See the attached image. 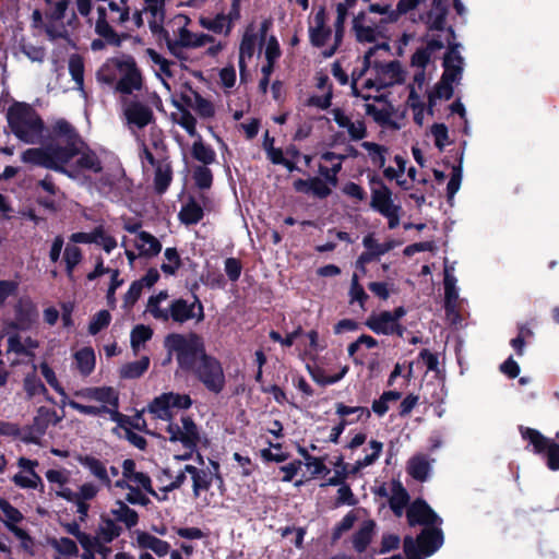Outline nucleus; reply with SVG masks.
Instances as JSON below:
<instances>
[{
	"mask_svg": "<svg viewBox=\"0 0 559 559\" xmlns=\"http://www.w3.org/2000/svg\"><path fill=\"white\" fill-rule=\"evenodd\" d=\"M142 85V74L134 59L131 56L123 55L116 90L122 94H132L135 91H140Z\"/></svg>",
	"mask_w": 559,
	"mask_h": 559,
	"instance_id": "a211bd4d",
	"label": "nucleus"
},
{
	"mask_svg": "<svg viewBox=\"0 0 559 559\" xmlns=\"http://www.w3.org/2000/svg\"><path fill=\"white\" fill-rule=\"evenodd\" d=\"M121 533V528L116 522L109 518H102V523L98 527V537L105 543H110Z\"/></svg>",
	"mask_w": 559,
	"mask_h": 559,
	"instance_id": "052dcab7",
	"label": "nucleus"
},
{
	"mask_svg": "<svg viewBox=\"0 0 559 559\" xmlns=\"http://www.w3.org/2000/svg\"><path fill=\"white\" fill-rule=\"evenodd\" d=\"M191 405L188 394L168 392L155 397L147 406V414L157 423L159 432L165 431L170 442L181 443L183 453L175 455L180 460L190 457L201 439L198 426L189 416H182L179 423L173 421L177 411L188 409Z\"/></svg>",
	"mask_w": 559,
	"mask_h": 559,
	"instance_id": "f257e3e1",
	"label": "nucleus"
},
{
	"mask_svg": "<svg viewBox=\"0 0 559 559\" xmlns=\"http://www.w3.org/2000/svg\"><path fill=\"white\" fill-rule=\"evenodd\" d=\"M362 243L367 250H371V253H376L377 257L383 255L401 245L400 241H396L394 239H390L380 243L373 237V235L366 236L362 240Z\"/></svg>",
	"mask_w": 559,
	"mask_h": 559,
	"instance_id": "09e8293b",
	"label": "nucleus"
},
{
	"mask_svg": "<svg viewBox=\"0 0 559 559\" xmlns=\"http://www.w3.org/2000/svg\"><path fill=\"white\" fill-rule=\"evenodd\" d=\"M71 151H58L53 145L46 147L28 148L23 152L21 159L24 163L43 166L66 174L70 178H75L76 174L66 169V165L71 160Z\"/></svg>",
	"mask_w": 559,
	"mask_h": 559,
	"instance_id": "9b49d317",
	"label": "nucleus"
},
{
	"mask_svg": "<svg viewBox=\"0 0 559 559\" xmlns=\"http://www.w3.org/2000/svg\"><path fill=\"white\" fill-rule=\"evenodd\" d=\"M361 147L367 152L368 159L377 167L384 168L388 148L374 142L365 141Z\"/></svg>",
	"mask_w": 559,
	"mask_h": 559,
	"instance_id": "49530a36",
	"label": "nucleus"
},
{
	"mask_svg": "<svg viewBox=\"0 0 559 559\" xmlns=\"http://www.w3.org/2000/svg\"><path fill=\"white\" fill-rule=\"evenodd\" d=\"M99 492V487L93 483H84L82 484L78 491H74L73 499H70V502H73L76 507V513L81 521H84L87 516L90 504L88 501L93 500Z\"/></svg>",
	"mask_w": 559,
	"mask_h": 559,
	"instance_id": "c85d7f7f",
	"label": "nucleus"
},
{
	"mask_svg": "<svg viewBox=\"0 0 559 559\" xmlns=\"http://www.w3.org/2000/svg\"><path fill=\"white\" fill-rule=\"evenodd\" d=\"M110 514L116 521L123 523L128 528L135 526L139 521L138 513L121 500H117L114 503Z\"/></svg>",
	"mask_w": 559,
	"mask_h": 559,
	"instance_id": "ea45409f",
	"label": "nucleus"
},
{
	"mask_svg": "<svg viewBox=\"0 0 559 559\" xmlns=\"http://www.w3.org/2000/svg\"><path fill=\"white\" fill-rule=\"evenodd\" d=\"M165 262L160 269L164 273L174 275L181 264L180 257L175 248H166L164 252Z\"/></svg>",
	"mask_w": 559,
	"mask_h": 559,
	"instance_id": "774afa93",
	"label": "nucleus"
},
{
	"mask_svg": "<svg viewBox=\"0 0 559 559\" xmlns=\"http://www.w3.org/2000/svg\"><path fill=\"white\" fill-rule=\"evenodd\" d=\"M75 367L84 377L92 373L95 368V354L91 347H84L74 354Z\"/></svg>",
	"mask_w": 559,
	"mask_h": 559,
	"instance_id": "79ce46f5",
	"label": "nucleus"
},
{
	"mask_svg": "<svg viewBox=\"0 0 559 559\" xmlns=\"http://www.w3.org/2000/svg\"><path fill=\"white\" fill-rule=\"evenodd\" d=\"M401 399L397 391H386L378 400L372 403V411L378 416H383L389 411L390 403H394Z\"/></svg>",
	"mask_w": 559,
	"mask_h": 559,
	"instance_id": "0e129e2a",
	"label": "nucleus"
},
{
	"mask_svg": "<svg viewBox=\"0 0 559 559\" xmlns=\"http://www.w3.org/2000/svg\"><path fill=\"white\" fill-rule=\"evenodd\" d=\"M425 83L426 73L423 70H417L412 82L405 87V104L409 109H412L414 121L419 126L424 124L426 115H428V106H426L424 100L425 95L427 94Z\"/></svg>",
	"mask_w": 559,
	"mask_h": 559,
	"instance_id": "4468645a",
	"label": "nucleus"
},
{
	"mask_svg": "<svg viewBox=\"0 0 559 559\" xmlns=\"http://www.w3.org/2000/svg\"><path fill=\"white\" fill-rule=\"evenodd\" d=\"M34 371L26 374L23 381V388L28 399L47 394V389L41 380L36 376V365H33Z\"/></svg>",
	"mask_w": 559,
	"mask_h": 559,
	"instance_id": "de8ad7c7",
	"label": "nucleus"
},
{
	"mask_svg": "<svg viewBox=\"0 0 559 559\" xmlns=\"http://www.w3.org/2000/svg\"><path fill=\"white\" fill-rule=\"evenodd\" d=\"M344 22L345 20L341 21L337 13L332 27L323 8H320L309 20L310 43L320 50L323 57H332L338 49L343 39Z\"/></svg>",
	"mask_w": 559,
	"mask_h": 559,
	"instance_id": "20e7f679",
	"label": "nucleus"
},
{
	"mask_svg": "<svg viewBox=\"0 0 559 559\" xmlns=\"http://www.w3.org/2000/svg\"><path fill=\"white\" fill-rule=\"evenodd\" d=\"M37 317L36 306L28 298H21L15 305V328L26 330L35 322Z\"/></svg>",
	"mask_w": 559,
	"mask_h": 559,
	"instance_id": "c756f323",
	"label": "nucleus"
},
{
	"mask_svg": "<svg viewBox=\"0 0 559 559\" xmlns=\"http://www.w3.org/2000/svg\"><path fill=\"white\" fill-rule=\"evenodd\" d=\"M386 24L381 23L376 16H370V12H360L354 19V31L359 41L372 43L383 35Z\"/></svg>",
	"mask_w": 559,
	"mask_h": 559,
	"instance_id": "6ab92c4d",
	"label": "nucleus"
},
{
	"mask_svg": "<svg viewBox=\"0 0 559 559\" xmlns=\"http://www.w3.org/2000/svg\"><path fill=\"white\" fill-rule=\"evenodd\" d=\"M0 520L11 527V525L19 523L22 520V514L7 500L0 499Z\"/></svg>",
	"mask_w": 559,
	"mask_h": 559,
	"instance_id": "338daca9",
	"label": "nucleus"
},
{
	"mask_svg": "<svg viewBox=\"0 0 559 559\" xmlns=\"http://www.w3.org/2000/svg\"><path fill=\"white\" fill-rule=\"evenodd\" d=\"M522 436L534 447L535 453L546 452L547 465L550 469H559V444L531 428L522 429Z\"/></svg>",
	"mask_w": 559,
	"mask_h": 559,
	"instance_id": "f3484780",
	"label": "nucleus"
},
{
	"mask_svg": "<svg viewBox=\"0 0 559 559\" xmlns=\"http://www.w3.org/2000/svg\"><path fill=\"white\" fill-rule=\"evenodd\" d=\"M52 133L55 138L62 140L66 143L64 147L55 146L58 151H71V160L74 158V154L78 153V144L81 143L76 132L72 126L63 120H57L52 126Z\"/></svg>",
	"mask_w": 559,
	"mask_h": 559,
	"instance_id": "393cba45",
	"label": "nucleus"
},
{
	"mask_svg": "<svg viewBox=\"0 0 559 559\" xmlns=\"http://www.w3.org/2000/svg\"><path fill=\"white\" fill-rule=\"evenodd\" d=\"M380 48L388 49L389 46L382 44L369 48L364 57V69L359 73L353 72L352 91L356 97L365 100L379 99L381 88L399 84L405 79V72L400 62L372 61L374 52Z\"/></svg>",
	"mask_w": 559,
	"mask_h": 559,
	"instance_id": "f03ea898",
	"label": "nucleus"
},
{
	"mask_svg": "<svg viewBox=\"0 0 559 559\" xmlns=\"http://www.w3.org/2000/svg\"><path fill=\"white\" fill-rule=\"evenodd\" d=\"M408 500L409 496L402 484L399 481L392 483L389 503L396 516H402Z\"/></svg>",
	"mask_w": 559,
	"mask_h": 559,
	"instance_id": "a19ab883",
	"label": "nucleus"
},
{
	"mask_svg": "<svg viewBox=\"0 0 559 559\" xmlns=\"http://www.w3.org/2000/svg\"><path fill=\"white\" fill-rule=\"evenodd\" d=\"M150 366V358L142 357L138 361H132L123 365L120 369V376L124 379H135L141 377Z\"/></svg>",
	"mask_w": 559,
	"mask_h": 559,
	"instance_id": "5fc2aeb1",
	"label": "nucleus"
},
{
	"mask_svg": "<svg viewBox=\"0 0 559 559\" xmlns=\"http://www.w3.org/2000/svg\"><path fill=\"white\" fill-rule=\"evenodd\" d=\"M133 245L139 251V257L153 258L162 250L160 241L147 231H139L133 239Z\"/></svg>",
	"mask_w": 559,
	"mask_h": 559,
	"instance_id": "7c9ffc66",
	"label": "nucleus"
},
{
	"mask_svg": "<svg viewBox=\"0 0 559 559\" xmlns=\"http://www.w3.org/2000/svg\"><path fill=\"white\" fill-rule=\"evenodd\" d=\"M71 473L68 469H48L46 472V478L48 483L51 485V489L55 493L69 501L73 499L74 491L68 487V483L70 480Z\"/></svg>",
	"mask_w": 559,
	"mask_h": 559,
	"instance_id": "cd10ccee",
	"label": "nucleus"
},
{
	"mask_svg": "<svg viewBox=\"0 0 559 559\" xmlns=\"http://www.w3.org/2000/svg\"><path fill=\"white\" fill-rule=\"evenodd\" d=\"M73 396L82 401L84 407L93 409V413H84V415L93 417L108 415L112 421L119 420V393L112 386H85L74 391Z\"/></svg>",
	"mask_w": 559,
	"mask_h": 559,
	"instance_id": "39448f33",
	"label": "nucleus"
},
{
	"mask_svg": "<svg viewBox=\"0 0 559 559\" xmlns=\"http://www.w3.org/2000/svg\"><path fill=\"white\" fill-rule=\"evenodd\" d=\"M186 472L193 480V492L195 497L201 495L202 490H207L212 483V475L205 471L199 469L192 465H186Z\"/></svg>",
	"mask_w": 559,
	"mask_h": 559,
	"instance_id": "c03bdc74",
	"label": "nucleus"
},
{
	"mask_svg": "<svg viewBox=\"0 0 559 559\" xmlns=\"http://www.w3.org/2000/svg\"><path fill=\"white\" fill-rule=\"evenodd\" d=\"M407 520L409 525H424L417 543L413 537L407 536L404 539V552L407 559H424L436 552L443 544L441 530L436 525L441 524V519L423 500L414 501L407 510Z\"/></svg>",
	"mask_w": 559,
	"mask_h": 559,
	"instance_id": "7ed1b4c3",
	"label": "nucleus"
},
{
	"mask_svg": "<svg viewBox=\"0 0 559 559\" xmlns=\"http://www.w3.org/2000/svg\"><path fill=\"white\" fill-rule=\"evenodd\" d=\"M294 188L298 192L312 194L318 198H325L331 192L326 182L320 178L298 179L294 182Z\"/></svg>",
	"mask_w": 559,
	"mask_h": 559,
	"instance_id": "c9c22d12",
	"label": "nucleus"
},
{
	"mask_svg": "<svg viewBox=\"0 0 559 559\" xmlns=\"http://www.w3.org/2000/svg\"><path fill=\"white\" fill-rule=\"evenodd\" d=\"M49 544L58 554L55 559H70L79 554L75 542L68 537L53 538Z\"/></svg>",
	"mask_w": 559,
	"mask_h": 559,
	"instance_id": "a18cd8bd",
	"label": "nucleus"
},
{
	"mask_svg": "<svg viewBox=\"0 0 559 559\" xmlns=\"http://www.w3.org/2000/svg\"><path fill=\"white\" fill-rule=\"evenodd\" d=\"M191 153L192 156L203 163L204 166L214 163L216 159L215 151L210 145H206L200 136H198V140L192 144Z\"/></svg>",
	"mask_w": 559,
	"mask_h": 559,
	"instance_id": "8fccbe9b",
	"label": "nucleus"
},
{
	"mask_svg": "<svg viewBox=\"0 0 559 559\" xmlns=\"http://www.w3.org/2000/svg\"><path fill=\"white\" fill-rule=\"evenodd\" d=\"M444 72L441 80L427 93L428 115H432V108L439 100L450 99L453 95V83L459 82L463 71V58L451 48L443 60Z\"/></svg>",
	"mask_w": 559,
	"mask_h": 559,
	"instance_id": "1a4fd4ad",
	"label": "nucleus"
},
{
	"mask_svg": "<svg viewBox=\"0 0 559 559\" xmlns=\"http://www.w3.org/2000/svg\"><path fill=\"white\" fill-rule=\"evenodd\" d=\"M370 207L388 219L390 229L400 225L402 206L394 202L393 193L385 185L371 189Z\"/></svg>",
	"mask_w": 559,
	"mask_h": 559,
	"instance_id": "ddd939ff",
	"label": "nucleus"
},
{
	"mask_svg": "<svg viewBox=\"0 0 559 559\" xmlns=\"http://www.w3.org/2000/svg\"><path fill=\"white\" fill-rule=\"evenodd\" d=\"M136 543L139 547L151 549L158 557L166 556L170 549V546L167 542L145 532H136Z\"/></svg>",
	"mask_w": 559,
	"mask_h": 559,
	"instance_id": "4c0bfd02",
	"label": "nucleus"
},
{
	"mask_svg": "<svg viewBox=\"0 0 559 559\" xmlns=\"http://www.w3.org/2000/svg\"><path fill=\"white\" fill-rule=\"evenodd\" d=\"M370 453L366 454L362 459L356 461L353 472H359L360 469L372 465L380 456L383 443L377 440H371L369 443Z\"/></svg>",
	"mask_w": 559,
	"mask_h": 559,
	"instance_id": "4d7b16f0",
	"label": "nucleus"
},
{
	"mask_svg": "<svg viewBox=\"0 0 559 559\" xmlns=\"http://www.w3.org/2000/svg\"><path fill=\"white\" fill-rule=\"evenodd\" d=\"M366 325L377 334L391 335L394 333L402 334L400 323H395L391 317V311H382L380 313H372L366 320Z\"/></svg>",
	"mask_w": 559,
	"mask_h": 559,
	"instance_id": "bb28decb",
	"label": "nucleus"
},
{
	"mask_svg": "<svg viewBox=\"0 0 559 559\" xmlns=\"http://www.w3.org/2000/svg\"><path fill=\"white\" fill-rule=\"evenodd\" d=\"M146 8L145 10L150 12L154 19V22L151 23V28L154 33L160 29L159 22L164 19V2L165 0H144Z\"/></svg>",
	"mask_w": 559,
	"mask_h": 559,
	"instance_id": "69168bd1",
	"label": "nucleus"
},
{
	"mask_svg": "<svg viewBox=\"0 0 559 559\" xmlns=\"http://www.w3.org/2000/svg\"><path fill=\"white\" fill-rule=\"evenodd\" d=\"M394 163L396 167H386L383 169V175L389 180H396L399 186L404 187L405 181L401 178L403 177L406 169V159L401 155L394 156Z\"/></svg>",
	"mask_w": 559,
	"mask_h": 559,
	"instance_id": "680f3d73",
	"label": "nucleus"
},
{
	"mask_svg": "<svg viewBox=\"0 0 559 559\" xmlns=\"http://www.w3.org/2000/svg\"><path fill=\"white\" fill-rule=\"evenodd\" d=\"M330 114L342 133L347 134L352 141L362 140L367 135V128L362 119L348 115L338 107L333 108Z\"/></svg>",
	"mask_w": 559,
	"mask_h": 559,
	"instance_id": "aec40b11",
	"label": "nucleus"
},
{
	"mask_svg": "<svg viewBox=\"0 0 559 559\" xmlns=\"http://www.w3.org/2000/svg\"><path fill=\"white\" fill-rule=\"evenodd\" d=\"M429 135L439 151H443L451 144L448 127L443 123H435L430 127Z\"/></svg>",
	"mask_w": 559,
	"mask_h": 559,
	"instance_id": "bf43d9fd",
	"label": "nucleus"
},
{
	"mask_svg": "<svg viewBox=\"0 0 559 559\" xmlns=\"http://www.w3.org/2000/svg\"><path fill=\"white\" fill-rule=\"evenodd\" d=\"M153 331L151 328L139 324L131 331V347L136 354L140 348L152 337Z\"/></svg>",
	"mask_w": 559,
	"mask_h": 559,
	"instance_id": "e2e57ef3",
	"label": "nucleus"
},
{
	"mask_svg": "<svg viewBox=\"0 0 559 559\" xmlns=\"http://www.w3.org/2000/svg\"><path fill=\"white\" fill-rule=\"evenodd\" d=\"M97 15L95 32L107 41L118 45L119 39L111 24L124 25L130 20L127 0H109L108 8L103 5L97 8Z\"/></svg>",
	"mask_w": 559,
	"mask_h": 559,
	"instance_id": "9d476101",
	"label": "nucleus"
},
{
	"mask_svg": "<svg viewBox=\"0 0 559 559\" xmlns=\"http://www.w3.org/2000/svg\"><path fill=\"white\" fill-rule=\"evenodd\" d=\"M169 319L177 323H185L189 320L201 322L204 319L203 306L198 298L189 302L182 298L170 302Z\"/></svg>",
	"mask_w": 559,
	"mask_h": 559,
	"instance_id": "412c9836",
	"label": "nucleus"
},
{
	"mask_svg": "<svg viewBox=\"0 0 559 559\" xmlns=\"http://www.w3.org/2000/svg\"><path fill=\"white\" fill-rule=\"evenodd\" d=\"M49 7L48 15L50 21L46 25V32L50 39L63 38L67 36V28L61 23L69 0H45Z\"/></svg>",
	"mask_w": 559,
	"mask_h": 559,
	"instance_id": "4be33fe9",
	"label": "nucleus"
},
{
	"mask_svg": "<svg viewBox=\"0 0 559 559\" xmlns=\"http://www.w3.org/2000/svg\"><path fill=\"white\" fill-rule=\"evenodd\" d=\"M82 464L90 471V473L94 477L102 481L106 487H108L109 489L114 488V485L110 481L108 469L100 461L91 456H86L82 460Z\"/></svg>",
	"mask_w": 559,
	"mask_h": 559,
	"instance_id": "37998d69",
	"label": "nucleus"
},
{
	"mask_svg": "<svg viewBox=\"0 0 559 559\" xmlns=\"http://www.w3.org/2000/svg\"><path fill=\"white\" fill-rule=\"evenodd\" d=\"M123 114L131 128L135 127L142 129L153 120L152 109L140 102H130L127 104Z\"/></svg>",
	"mask_w": 559,
	"mask_h": 559,
	"instance_id": "a878e982",
	"label": "nucleus"
},
{
	"mask_svg": "<svg viewBox=\"0 0 559 559\" xmlns=\"http://www.w3.org/2000/svg\"><path fill=\"white\" fill-rule=\"evenodd\" d=\"M168 299L166 292H159L155 296H151L147 300L146 312L150 313L154 319L166 322L170 316V302L166 306L164 304Z\"/></svg>",
	"mask_w": 559,
	"mask_h": 559,
	"instance_id": "473e14b6",
	"label": "nucleus"
},
{
	"mask_svg": "<svg viewBox=\"0 0 559 559\" xmlns=\"http://www.w3.org/2000/svg\"><path fill=\"white\" fill-rule=\"evenodd\" d=\"M171 181V167L166 160L158 162L155 169V188L159 193H163L168 188Z\"/></svg>",
	"mask_w": 559,
	"mask_h": 559,
	"instance_id": "864d4df0",
	"label": "nucleus"
},
{
	"mask_svg": "<svg viewBox=\"0 0 559 559\" xmlns=\"http://www.w3.org/2000/svg\"><path fill=\"white\" fill-rule=\"evenodd\" d=\"M165 346L176 356L179 367L192 371L207 354L203 340L197 334H171L165 340Z\"/></svg>",
	"mask_w": 559,
	"mask_h": 559,
	"instance_id": "6e6552de",
	"label": "nucleus"
},
{
	"mask_svg": "<svg viewBox=\"0 0 559 559\" xmlns=\"http://www.w3.org/2000/svg\"><path fill=\"white\" fill-rule=\"evenodd\" d=\"M431 462L424 454H416L407 463L408 474L419 481H425L429 477Z\"/></svg>",
	"mask_w": 559,
	"mask_h": 559,
	"instance_id": "e433bc0d",
	"label": "nucleus"
},
{
	"mask_svg": "<svg viewBox=\"0 0 559 559\" xmlns=\"http://www.w3.org/2000/svg\"><path fill=\"white\" fill-rule=\"evenodd\" d=\"M8 122L13 134L24 143L35 144L43 138L44 122L26 104L11 106L8 111Z\"/></svg>",
	"mask_w": 559,
	"mask_h": 559,
	"instance_id": "423d86ee",
	"label": "nucleus"
},
{
	"mask_svg": "<svg viewBox=\"0 0 559 559\" xmlns=\"http://www.w3.org/2000/svg\"><path fill=\"white\" fill-rule=\"evenodd\" d=\"M38 346V342L29 336L12 334L8 337V353H13L19 356L33 357Z\"/></svg>",
	"mask_w": 559,
	"mask_h": 559,
	"instance_id": "2f4dec72",
	"label": "nucleus"
},
{
	"mask_svg": "<svg viewBox=\"0 0 559 559\" xmlns=\"http://www.w3.org/2000/svg\"><path fill=\"white\" fill-rule=\"evenodd\" d=\"M191 372L213 393H221L225 388L222 364L213 356L206 355Z\"/></svg>",
	"mask_w": 559,
	"mask_h": 559,
	"instance_id": "2eb2a0df",
	"label": "nucleus"
},
{
	"mask_svg": "<svg viewBox=\"0 0 559 559\" xmlns=\"http://www.w3.org/2000/svg\"><path fill=\"white\" fill-rule=\"evenodd\" d=\"M316 87L322 93L321 95L312 96L310 104L321 109H325L331 105L332 99V85L329 76L323 72L316 74Z\"/></svg>",
	"mask_w": 559,
	"mask_h": 559,
	"instance_id": "72a5a7b5",
	"label": "nucleus"
},
{
	"mask_svg": "<svg viewBox=\"0 0 559 559\" xmlns=\"http://www.w3.org/2000/svg\"><path fill=\"white\" fill-rule=\"evenodd\" d=\"M202 27L225 36L229 35L231 28L228 24V20L225 19V14H217L215 17H203L200 20Z\"/></svg>",
	"mask_w": 559,
	"mask_h": 559,
	"instance_id": "3c124183",
	"label": "nucleus"
},
{
	"mask_svg": "<svg viewBox=\"0 0 559 559\" xmlns=\"http://www.w3.org/2000/svg\"><path fill=\"white\" fill-rule=\"evenodd\" d=\"M267 23L263 22L259 27L250 25L246 28L239 45V70L241 79L245 78L246 69L255 56H259L265 35Z\"/></svg>",
	"mask_w": 559,
	"mask_h": 559,
	"instance_id": "f8f14e48",
	"label": "nucleus"
},
{
	"mask_svg": "<svg viewBox=\"0 0 559 559\" xmlns=\"http://www.w3.org/2000/svg\"><path fill=\"white\" fill-rule=\"evenodd\" d=\"M203 217V210L194 200L186 203L179 212V218L183 224H197Z\"/></svg>",
	"mask_w": 559,
	"mask_h": 559,
	"instance_id": "603ef678",
	"label": "nucleus"
},
{
	"mask_svg": "<svg viewBox=\"0 0 559 559\" xmlns=\"http://www.w3.org/2000/svg\"><path fill=\"white\" fill-rule=\"evenodd\" d=\"M59 421L60 417L57 415L55 411L41 406L36 412L32 429L36 435L43 436L46 429L49 427V425L57 424Z\"/></svg>",
	"mask_w": 559,
	"mask_h": 559,
	"instance_id": "58836bf2",
	"label": "nucleus"
},
{
	"mask_svg": "<svg viewBox=\"0 0 559 559\" xmlns=\"http://www.w3.org/2000/svg\"><path fill=\"white\" fill-rule=\"evenodd\" d=\"M212 41V36L204 33H192L186 26H181L175 39H167L170 53L177 58H183V48H199Z\"/></svg>",
	"mask_w": 559,
	"mask_h": 559,
	"instance_id": "dca6fc26",
	"label": "nucleus"
},
{
	"mask_svg": "<svg viewBox=\"0 0 559 559\" xmlns=\"http://www.w3.org/2000/svg\"><path fill=\"white\" fill-rule=\"evenodd\" d=\"M374 530V522H365L361 528L354 536V547L357 551H364L369 545Z\"/></svg>",
	"mask_w": 559,
	"mask_h": 559,
	"instance_id": "13d9d810",
	"label": "nucleus"
},
{
	"mask_svg": "<svg viewBox=\"0 0 559 559\" xmlns=\"http://www.w3.org/2000/svg\"><path fill=\"white\" fill-rule=\"evenodd\" d=\"M69 72L79 91L83 92L84 86V61L79 55H72L68 62Z\"/></svg>",
	"mask_w": 559,
	"mask_h": 559,
	"instance_id": "6e6d98bb",
	"label": "nucleus"
},
{
	"mask_svg": "<svg viewBox=\"0 0 559 559\" xmlns=\"http://www.w3.org/2000/svg\"><path fill=\"white\" fill-rule=\"evenodd\" d=\"M444 307L449 318L453 321L459 317L456 308L459 304L457 278L454 276V265H444Z\"/></svg>",
	"mask_w": 559,
	"mask_h": 559,
	"instance_id": "5701e85b",
	"label": "nucleus"
},
{
	"mask_svg": "<svg viewBox=\"0 0 559 559\" xmlns=\"http://www.w3.org/2000/svg\"><path fill=\"white\" fill-rule=\"evenodd\" d=\"M75 162L72 164L71 160L66 165V169L72 170L76 174L74 179H80L81 174L84 171L98 173L102 170L100 162L96 154L90 150H83L82 143L78 144V153Z\"/></svg>",
	"mask_w": 559,
	"mask_h": 559,
	"instance_id": "b1692460",
	"label": "nucleus"
},
{
	"mask_svg": "<svg viewBox=\"0 0 559 559\" xmlns=\"http://www.w3.org/2000/svg\"><path fill=\"white\" fill-rule=\"evenodd\" d=\"M116 489H127L124 499L131 504L146 506L150 502L146 493L157 497L152 487L151 478L135 469L132 460H126L122 464V478L114 483Z\"/></svg>",
	"mask_w": 559,
	"mask_h": 559,
	"instance_id": "0eeeda50",
	"label": "nucleus"
},
{
	"mask_svg": "<svg viewBox=\"0 0 559 559\" xmlns=\"http://www.w3.org/2000/svg\"><path fill=\"white\" fill-rule=\"evenodd\" d=\"M122 61L123 55L107 59L96 73L98 82L105 84L117 83Z\"/></svg>",
	"mask_w": 559,
	"mask_h": 559,
	"instance_id": "f704fd0d",
	"label": "nucleus"
}]
</instances>
